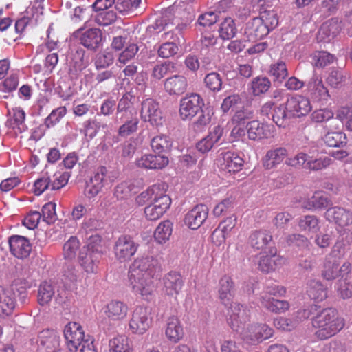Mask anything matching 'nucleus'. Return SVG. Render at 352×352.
Returning a JSON list of instances; mask_svg holds the SVG:
<instances>
[{
	"mask_svg": "<svg viewBox=\"0 0 352 352\" xmlns=\"http://www.w3.org/2000/svg\"><path fill=\"white\" fill-rule=\"evenodd\" d=\"M80 248V243L76 236H71L63 245L65 258L71 260L75 258L76 252Z\"/></svg>",
	"mask_w": 352,
	"mask_h": 352,
	"instance_id": "obj_61",
	"label": "nucleus"
},
{
	"mask_svg": "<svg viewBox=\"0 0 352 352\" xmlns=\"http://www.w3.org/2000/svg\"><path fill=\"white\" fill-rule=\"evenodd\" d=\"M128 310L126 304L118 300H112L106 306L105 314L109 319L118 321L126 318Z\"/></svg>",
	"mask_w": 352,
	"mask_h": 352,
	"instance_id": "obj_33",
	"label": "nucleus"
},
{
	"mask_svg": "<svg viewBox=\"0 0 352 352\" xmlns=\"http://www.w3.org/2000/svg\"><path fill=\"white\" fill-rule=\"evenodd\" d=\"M218 294L223 305L230 304L235 294L234 284L231 277L226 275L221 278L219 281Z\"/></svg>",
	"mask_w": 352,
	"mask_h": 352,
	"instance_id": "obj_28",
	"label": "nucleus"
},
{
	"mask_svg": "<svg viewBox=\"0 0 352 352\" xmlns=\"http://www.w3.org/2000/svg\"><path fill=\"white\" fill-rule=\"evenodd\" d=\"M63 333L68 344L75 349L87 340L82 326L76 322L67 323L64 328Z\"/></svg>",
	"mask_w": 352,
	"mask_h": 352,
	"instance_id": "obj_19",
	"label": "nucleus"
},
{
	"mask_svg": "<svg viewBox=\"0 0 352 352\" xmlns=\"http://www.w3.org/2000/svg\"><path fill=\"white\" fill-rule=\"evenodd\" d=\"M85 54V51L80 47L71 50L68 59V74L71 78H77L80 73L86 67Z\"/></svg>",
	"mask_w": 352,
	"mask_h": 352,
	"instance_id": "obj_17",
	"label": "nucleus"
},
{
	"mask_svg": "<svg viewBox=\"0 0 352 352\" xmlns=\"http://www.w3.org/2000/svg\"><path fill=\"white\" fill-rule=\"evenodd\" d=\"M138 247L139 244L131 236L123 234L116 240L113 253L118 261L123 262L130 259L135 254Z\"/></svg>",
	"mask_w": 352,
	"mask_h": 352,
	"instance_id": "obj_7",
	"label": "nucleus"
},
{
	"mask_svg": "<svg viewBox=\"0 0 352 352\" xmlns=\"http://www.w3.org/2000/svg\"><path fill=\"white\" fill-rule=\"evenodd\" d=\"M165 335L173 343H177L183 338L184 329L177 317L172 316L168 318Z\"/></svg>",
	"mask_w": 352,
	"mask_h": 352,
	"instance_id": "obj_30",
	"label": "nucleus"
},
{
	"mask_svg": "<svg viewBox=\"0 0 352 352\" xmlns=\"http://www.w3.org/2000/svg\"><path fill=\"white\" fill-rule=\"evenodd\" d=\"M126 120L119 127L118 135L126 138L138 130L139 120L137 116L125 117Z\"/></svg>",
	"mask_w": 352,
	"mask_h": 352,
	"instance_id": "obj_51",
	"label": "nucleus"
},
{
	"mask_svg": "<svg viewBox=\"0 0 352 352\" xmlns=\"http://www.w3.org/2000/svg\"><path fill=\"white\" fill-rule=\"evenodd\" d=\"M15 299L13 294L0 287V316L5 317L10 315L15 307Z\"/></svg>",
	"mask_w": 352,
	"mask_h": 352,
	"instance_id": "obj_36",
	"label": "nucleus"
},
{
	"mask_svg": "<svg viewBox=\"0 0 352 352\" xmlns=\"http://www.w3.org/2000/svg\"><path fill=\"white\" fill-rule=\"evenodd\" d=\"M87 245L82 249H86L92 252L100 253L102 255V237L99 233L87 235Z\"/></svg>",
	"mask_w": 352,
	"mask_h": 352,
	"instance_id": "obj_60",
	"label": "nucleus"
},
{
	"mask_svg": "<svg viewBox=\"0 0 352 352\" xmlns=\"http://www.w3.org/2000/svg\"><path fill=\"white\" fill-rule=\"evenodd\" d=\"M264 252L265 255L261 256L258 262V267L262 272L268 273L274 271L284 263L285 258L277 254L276 247Z\"/></svg>",
	"mask_w": 352,
	"mask_h": 352,
	"instance_id": "obj_22",
	"label": "nucleus"
},
{
	"mask_svg": "<svg viewBox=\"0 0 352 352\" xmlns=\"http://www.w3.org/2000/svg\"><path fill=\"white\" fill-rule=\"evenodd\" d=\"M237 32L235 21L231 17L225 18L219 25V36L223 40H230L235 37Z\"/></svg>",
	"mask_w": 352,
	"mask_h": 352,
	"instance_id": "obj_44",
	"label": "nucleus"
},
{
	"mask_svg": "<svg viewBox=\"0 0 352 352\" xmlns=\"http://www.w3.org/2000/svg\"><path fill=\"white\" fill-rule=\"evenodd\" d=\"M254 120V111L250 106H243L237 109L232 118V123L239 126H246L250 122Z\"/></svg>",
	"mask_w": 352,
	"mask_h": 352,
	"instance_id": "obj_40",
	"label": "nucleus"
},
{
	"mask_svg": "<svg viewBox=\"0 0 352 352\" xmlns=\"http://www.w3.org/2000/svg\"><path fill=\"white\" fill-rule=\"evenodd\" d=\"M175 68V63L172 61H164L154 66L152 71V76L157 80H160L168 73L173 72Z\"/></svg>",
	"mask_w": 352,
	"mask_h": 352,
	"instance_id": "obj_54",
	"label": "nucleus"
},
{
	"mask_svg": "<svg viewBox=\"0 0 352 352\" xmlns=\"http://www.w3.org/2000/svg\"><path fill=\"white\" fill-rule=\"evenodd\" d=\"M337 231L339 233V236L330 253L327 256H329V258H333L340 260L344 256L345 246L349 241L346 240L347 233L344 230L337 229Z\"/></svg>",
	"mask_w": 352,
	"mask_h": 352,
	"instance_id": "obj_39",
	"label": "nucleus"
},
{
	"mask_svg": "<svg viewBox=\"0 0 352 352\" xmlns=\"http://www.w3.org/2000/svg\"><path fill=\"white\" fill-rule=\"evenodd\" d=\"M248 244L254 250L264 252L275 247L272 234L265 230L253 231L248 237Z\"/></svg>",
	"mask_w": 352,
	"mask_h": 352,
	"instance_id": "obj_14",
	"label": "nucleus"
},
{
	"mask_svg": "<svg viewBox=\"0 0 352 352\" xmlns=\"http://www.w3.org/2000/svg\"><path fill=\"white\" fill-rule=\"evenodd\" d=\"M140 116L143 121L155 126L162 125L164 121L160 104L153 98H146L142 102Z\"/></svg>",
	"mask_w": 352,
	"mask_h": 352,
	"instance_id": "obj_8",
	"label": "nucleus"
},
{
	"mask_svg": "<svg viewBox=\"0 0 352 352\" xmlns=\"http://www.w3.org/2000/svg\"><path fill=\"white\" fill-rule=\"evenodd\" d=\"M173 232V223L170 221H164L159 224L154 232L155 241L160 244L165 243L169 240Z\"/></svg>",
	"mask_w": 352,
	"mask_h": 352,
	"instance_id": "obj_46",
	"label": "nucleus"
},
{
	"mask_svg": "<svg viewBox=\"0 0 352 352\" xmlns=\"http://www.w3.org/2000/svg\"><path fill=\"white\" fill-rule=\"evenodd\" d=\"M324 217L342 229L352 224V212L340 206L329 207L324 213Z\"/></svg>",
	"mask_w": 352,
	"mask_h": 352,
	"instance_id": "obj_12",
	"label": "nucleus"
},
{
	"mask_svg": "<svg viewBox=\"0 0 352 352\" xmlns=\"http://www.w3.org/2000/svg\"><path fill=\"white\" fill-rule=\"evenodd\" d=\"M208 215V208L204 204L195 206L185 216V224L192 230L199 228L206 220Z\"/></svg>",
	"mask_w": 352,
	"mask_h": 352,
	"instance_id": "obj_21",
	"label": "nucleus"
},
{
	"mask_svg": "<svg viewBox=\"0 0 352 352\" xmlns=\"http://www.w3.org/2000/svg\"><path fill=\"white\" fill-rule=\"evenodd\" d=\"M346 78L344 71L340 68H332L327 78V82L331 87L338 88L342 85Z\"/></svg>",
	"mask_w": 352,
	"mask_h": 352,
	"instance_id": "obj_56",
	"label": "nucleus"
},
{
	"mask_svg": "<svg viewBox=\"0 0 352 352\" xmlns=\"http://www.w3.org/2000/svg\"><path fill=\"white\" fill-rule=\"evenodd\" d=\"M307 293L316 301H322L327 298V288L319 280L310 281Z\"/></svg>",
	"mask_w": 352,
	"mask_h": 352,
	"instance_id": "obj_47",
	"label": "nucleus"
},
{
	"mask_svg": "<svg viewBox=\"0 0 352 352\" xmlns=\"http://www.w3.org/2000/svg\"><path fill=\"white\" fill-rule=\"evenodd\" d=\"M67 113V109L65 107H60L56 109H54L51 113L45 119V124L47 128L55 126L60 122L62 118H63Z\"/></svg>",
	"mask_w": 352,
	"mask_h": 352,
	"instance_id": "obj_63",
	"label": "nucleus"
},
{
	"mask_svg": "<svg viewBox=\"0 0 352 352\" xmlns=\"http://www.w3.org/2000/svg\"><path fill=\"white\" fill-rule=\"evenodd\" d=\"M271 86V81L265 76H258L253 79L252 82V89L255 96H259L261 94L268 91Z\"/></svg>",
	"mask_w": 352,
	"mask_h": 352,
	"instance_id": "obj_58",
	"label": "nucleus"
},
{
	"mask_svg": "<svg viewBox=\"0 0 352 352\" xmlns=\"http://www.w3.org/2000/svg\"><path fill=\"white\" fill-rule=\"evenodd\" d=\"M109 346L110 352H132L125 336H120L110 340Z\"/></svg>",
	"mask_w": 352,
	"mask_h": 352,
	"instance_id": "obj_55",
	"label": "nucleus"
},
{
	"mask_svg": "<svg viewBox=\"0 0 352 352\" xmlns=\"http://www.w3.org/2000/svg\"><path fill=\"white\" fill-rule=\"evenodd\" d=\"M333 112L328 109H320L314 111L311 115V119L314 122L322 123L327 122L331 120L332 122H336L338 118H334Z\"/></svg>",
	"mask_w": 352,
	"mask_h": 352,
	"instance_id": "obj_59",
	"label": "nucleus"
},
{
	"mask_svg": "<svg viewBox=\"0 0 352 352\" xmlns=\"http://www.w3.org/2000/svg\"><path fill=\"white\" fill-rule=\"evenodd\" d=\"M325 144L330 147L340 148L332 155L338 160L344 158L349 155L347 151L342 149L346 146L347 138L345 133L342 131H328L323 138Z\"/></svg>",
	"mask_w": 352,
	"mask_h": 352,
	"instance_id": "obj_13",
	"label": "nucleus"
},
{
	"mask_svg": "<svg viewBox=\"0 0 352 352\" xmlns=\"http://www.w3.org/2000/svg\"><path fill=\"white\" fill-rule=\"evenodd\" d=\"M309 91L313 99L322 101H327L329 98V91L324 87L321 79L313 76L307 84Z\"/></svg>",
	"mask_w": 352,
	"mask_h": 352,
	"instance_id": "obj_34",
	"label": "nucleus"
},
{
	"mask_svg": "<svg viewBox=\"0 0 352 352\" xmlns=\"http://www.w3.org/2000/svg\"><path fill=\"white\" fill-rule=\"evenodd\" d=\"M138 50L139 47L136 43L130 42L126 43L125 49L119 56L118 61L122 64H126V62L135 57Z\"/></svg>",
	"mask_w": 352,
	"mask_h": 352,
	"instance_id": "obj_64",
	"label": "nucleus"
},
{
	"mask_svg": "<svg viewBox=\"0 0 352 352\" xmlns=\"http://www.w3.org/2000/svg\"><path fill=\"white\" fill-rule=\"evenodd\" d=\"M270 75L272 78L274 85L279 86L288 76V71L283 61H278L271 65Z\"/></svg>",
	"mask_w": 352,
	"mask_h": 352,
	"instance_id": "obj_45",
	"label": "nucleus"
},
{
	"mask_svg": "<svg viewBox=\"0 0 352 352\" xmlns=\"http://www.w3.org/2000/svg\"><path fill=\"white\" fill-rule=\"evenodd\" d=\"M162 271L158 260L153 256H146L135 260L128 272L129 282L134 292L148 296L154 290L155 278Z\"/></svg>",
	"mask_w": 352,
	"mask_h": 352,
	"instance_id": "obj_1",
	"label": "nucleus"
},
{
	"mask_svg": "<svg viewBox=\"0 0 352 352\" xmlns=\"http://www.w3.org/2000/svg\"><path fill=\"white\" fill-rule=\"evenodd\" d=\"M340 265V259L329 258L325 257L324 268L322 271V276L327 280H333L338 278V267Z\"/></svg>",
	"mask_w": 352,
	"mask_h": 352,
	"instance_id": "obj_43",
	"label": "nucleus"
},
{
	"mask_svg": "<svg viewBox=\"0 0 352 352\" xmlns=\"http://www.w3.org/2000/svg\"><path fill=\"white\" fill-rule=\"evenodd\" d=\"M172 146L173 142L170 137L166 135L154 137L151 141V146L156 154L142 156L137 160V166L146 169L164 168L169 163L168 157L166 155V153L170 151Z\"/></svg>",
	"mask_w": 352,
	"mask_h": 352,
	"instance_id": "obj_3",
	"label": "nucleus"
},
{
	"mask_svg": "<svg viewBox=\"0 0 352 352\" xmlns=\"http://www.w3.org/2000/svg\"><path fill=\"white\" fill-rule=\"evenodd\" d=\"M41 217L43 221L47 224L54 223L57 220L56 213V204L53 202H48L45 204L41 210Z\"/></svg>",
	"mask_w": 352,
	"mask_h": 352,
	"instance_id": "obj_62",
	"label": "nucleus"
},
{
	"mask_svg": "<svg viewBox=\"0 0 352 352\" xmlns=\"http://www.w3.org/2000/svg\"><path fill=\"white\" fill-rule=\"evenodd\" d=\"M313 327L317 330L315 332L316 338L320 340L329 339L338 332L344 326V319L339 316L335 308L320 307L315 316L311 318Z\"/></svg>",
	"mask_w": 352,
	"mask_h": 352,
	"instance_id": "obj_2",
	"label": "nucleus"
},
{
	"mask_svg": "<svg viewBox=\"0 0 352 352\" xmlns=\"http://www.w3.org/2000/svg\"><path fill=\"white\" fill-rule=\"evenodd\" d=\"M107 173L105 166H100L87 182L85 191L89 197L96 196L104 186V179Z\"/></svg>",
	"mask_w": 352,
	"mask_h": 352,
	"instance_id": "obj_26",
	"label": "nucleus"
},
{
	"mask_svg": "<svg viewBox=\"0 0 352 352\" xmlns=\"http://www.w3.org/2000/svg\"><path fill=\"white\" fill-rule=\"evenodd\" d=\"M56 284L51 280L42 282L38 287V302L41 305H47L56 294Z\"/></svg>",
	"mask_w": 352,
	"mask_h": 352,
	"instance_id": "obj_38",
	"label": "nucleus"
},
{
	"mask_svg": "<svg viewBox=\"0 0 352 352\" xmlns=\"http://www.w3.org/2000/svg\"><path fill=\"white\" fill-rule=\"evenodd\" d=\"M228 315V324L233 331L236 332L242 331L245 325L250 322V308L239 302L230 303Z\"/></svg>",
	"mask_w": 352,
	"mask_h": 352,
	"instance_id": "obj_4",
	"label": "nucleus"
},
{
	"mask_svg": "<svg viewBox=\"0 0 352 352\" xmlns=\"http://www.w3.org/2000/svg\"><path fill=\"white\" fill-rule=\"evenodd\" d=\"M218 161L220 168L230 173L240 171L244 165L243 157L239 154L232 151L221 153Z\"/></svg>",
	"mask_w": 352,
	"mask_h": 352,
	"instance_id": "obj_16",
	"label": "nucleus"
},
{
	"mask_svg": "<svg viewBox=\"0 0 352 352\" xmlns=\"http://www.w3.org/2000/svg\"><path fill=\"white\" fill-rule=\"evenodd\" d=\"M260 300L263 307L270 311L276 314L284 312L289 307V304L287 301L278 300L266 294L261 295Z\"/></svg>",
	"mask_w": 352,
	"mask_h": 352,
	"instance_id": "obj_37",
	"label": "nucleus"
},
{
	"mask_svg": "<svg viewBox=\"0 0 352 352\" xmlns=\"http://www.w3.org/2000/svg\"><path fill=\"white\" fill-rule=\"evenodd\" d=\"M73 35L82 45L91 52H95L102 47L103 34L100 28H91L86 30L80 28Z\"/></svg>",
	"mask_w": 352,
	"mask_h": 352,
	"instance_id": "obj_5",
	"label": "nucleus"
},
{
	"mask_svg": "<svg viewBox=\"0 0 352 352\" xmlns=\"http://www.w3.org/2000/svg\"><path fill=\"white\" fill-rule=\"evenodd\" d=\"M135 97L130 92H126L122 96L116 106L117 118H118L119 115L121 116L120 119L124 117H129V115L133 116L132 110L133 109V100H135Z\"/></svg>",
	"mask_w": 352,
	"mask_h": 352,
	"instance_id": "obj_41",
	"label": "nucleus"
},
{
	"mask_svg": "<svg viewBox=\"0 0 352 352\" xmlns=\"http://www.w3.org/2000/svg\"><path fill=\"white\" fill-rule=\"evenodd\" d=\"M204 106L201 96L196 93L187 94L179 102V116L182 120H190L194 118Z\"/></svg>",
	"mask_w": 352,
	"mask_h": 352,
	"instance_id": "obj_6",
	"label": "nucleus"
},
{
	"mask_svg": "<svg viewBox=\"0 0 352 352\" xmlns=\"http://www.w3.org/2000/svg\"><path fill=\"white\" fill-rule=\"evenodd\" d=\"M270 128V126L267 124L255 119L246 125V133L250 140L259 141L271 135Z\"/></svg>",
	"mask_w": 352,
	"mask_h": 352,
	"instance_id": "obj_25",
	"label": "nucleus"
},
{
	"mask_svg": "<svg viewBox=\"0 0 352 352\" xmlns=\"http://www.w3.org/2000/svg\"><path fill=\"white\" fill-rule=\"evenodd\" d=\"M170 204L171 199L168 195L156 194L153 198V202L144 208L146 217L150 221L160 219L169 208Z\"/></svg>",
	"mask_w": 352,
	"mask_h": 352,
	"instance_id": "obj_11",
	"label": "nucleus"
},
{
	"mask_svg": "<svg viewBox=\"0 0 352 352\" xmlns=\"http://www.w3.org/2000/svg\"><path fill=\"white\" fill-rule=\"evenodd\" d=\"M236 218L234 216L230 217L226 220L223 221L220 224L219 229H216L212 234V237L214 239L215 236L221 237L222 239L220 242L225 241L227 235L234 228L236 225Z\"/></svg>",
	"mask_w": 352,
	"mask_h": 352,
	"instance_id": "obj_49",
	"label": "nucleus"
},
{
	"mask_svg": "<svg viewBox=\"0 0 352 352\" xmlns=\"http://www.w3.org/2000/svg\"><path fill=\"white\" fill-rule=\"evenodd\" d=\"M164 291L168 296L177 295L184 286V280L180 273L170 271L163 277Z\"/></svg>",
	"mask_w": 352,
	"mask_h": 352,
	"instance_id": "obj_24",
	"label": "nucleus"
},
{
	"mask_svg": "<svg viewBox=\"0 0 352 352\" xmlns=\"http://www.w3.org/2000/svg\"><path fill=\"white\" fill-rule=\"evenodd\" d=\"M8 243L11 253L18 258H25L32 252V244L25 236L12 235L9 237Z\"/></svg>",
	"mask_w": 352,
	"mask_h": 352,
	"instance_id": "obj_18",
	"label": "nucleus"
},
{
	"mask_svg": "<svg viewBox=\"0 0 352 352\" xmlns=\"http://www.w3.org/2000/svg\"><path fill=\"white\" fill-rule=\"evenodd\" d=\"M329 199L320 195V193H316L307 201L303 203V207L307 210H318L328 207Z\"/></svg>",
	"mask_w": 352,
	"mask_h": 352,
	"instance_id": "obj_52",
	"label": "nucleus"
},
{
	"mask_svg": "<svg viewBox=\"0 0 352 352\" xmlns=\"http://www.w3.org/2000/svg\"><path fill=\"white\" fill-rule=\"evenodd\" d=\"M287 154V150L284 147L270 149L267 151L263 160V165L266 169H272L280 164Z\"/></svg>",
	"mask_w": 352,
	"mask_h": 352,
	"instance_id": "obj_32",
	"label": "nucleus"
},
{
	"mask_svg": "<svg viewBox=\"0 0 352 352\" xmlns=\"http://www.w3.org/2000/svg\"><path fill=\"white\" fill-rule=\"evenodd\" d=\"M222 83L221 75L215 72L208 74L204 78L206 87L213 92H219L222 88Z\"/></svg>",
	"mask_w": 352,
	"mask_h": 352,
	"instance_id": "obj_57",
	"label": "nucleus"
},
{
	"mask_svg": "<svg viewBox=\"0 0 352 352\" xmlns=\"http://www.w3.org/2000/svg\"><path fill=\"white\" fill-rule=\"evenodd\" d=\"M101 256L102 255L100 253H95L86 249H81L79 252L78 261L86 272H94L96 264L99 262Z\"/></svg>",
	"mask_w": 352,
	"mask_h": 352,
	"instance_id": "obj_35",
	"label": "nucleus"
},
{
	"mask_svg": "<svg viewBox=\"0 0 352 352\" xmlns=\"http://www.w3.org/2000/svg\"><path fill=\"white\" fill-rule=\"evenodd\" d=\"M270 32L269 28H266L258 17H254L245 24V34L249 40L263 39Z\"/></svg>",
	"mask_w": 352,
	"mask_h": 352,
	"instance_id": "obj_27",
	"label": "nucleus"
},
{
	"mask_svg": "<svg viewBox=\"0 0 352 352\" xmlns=\"http://www.w3.org/2000/svg\"><path fill=\"white\" fill-rule=\"evenodd\" d=\"M285 104L292 119L305 116L311 110L309 100L302 95H295L287 98Z\"/></svg>",
	"mask_w": 352,
	"mask_h": 352,
	"instance_id": "obj_10",
	"label": "nucleus"
},
{
	"mask_svg": "<svg viewBox=\"0 0 352 352\" xmlns=\"http://www.w3.org/2000/svg\"><path fill=\"white\" fill-rule=\"evenodd\" d=\"M151 309L146 307L138 306L134 309L129 322V327L133 333L143 334L150 327L152 318Z\"/></svg>",
	"mask_w": 352,
	"mask_h": 352,
	"instance_id": "obj_9",
	"label": "nucleus"
},
{
	"mask_svg": "<svg viewBox=\"0 0 352 352\" xmlns=\"http://www.w3.org/2000/svg\"><path fill=\"white\" fill-rule=\"evenodd\" d=\"M188 81L186 76L181 74L173 75L164 81V88L170 96H181L188 89Z\"/></svg>",
	"mask_w": 352,
	"mask_h": 352,
	"instance_id": "obj_20",
	"label": "nucleus"
},
{
	"mask_svg": "<svg viewBox=\"0 0 352 352\" xmlns=\"http://www.w3.org/2000/svg\"><path fill=\"white\" fill-rule=\"evenodd\" d=\"M39 352H57L60 346V336L52 329H45L38 336Z\"/></svg>",
	"mask_w": 352,
	"mask_h": 352,
	"instance_id": "obj_15",
	"label": "nucleus"
},
{
	"mask_svg": "<svg viewBox=\"0 0 352 352\" xmlns=\"http://www.w3.org/2000/svg\"><path fill=\"white\" fill-rule=\"evenodd\" d=\"M174 33L172 32H168L165 33V35L169 37L170 39H173L172 41H167L161 44L157 50L158 56L162 58H168L176 55L179 52V46L181 45V39L177 36H173Z\"/></svg>",
	"mask_w": 352,
	"mask_h": 352,
	"instance_id": "obj_29",
	"label": "nucleus"
},
{
	"mask_svg": "<svg viewBox=\"0 0 352 352\" xmlns=\"http://www.w3.org/2000/svg\"><path fill=\"white\" fill-rule=\"evenodd\" d=\"M285 107H286L285 103L280 104L275 107L273 111L271 120L278 127H285L292 119L290 116L288 114L289 112Z\"/></svg>",
	"mask_w": 352,
	"mask_h": 352,
	"instance_id": "obj_48",
	"label": "nucleus"
},
{
	"mask_svg": "<svg viewBox=\"0 0 352 352\" xmlns=\"http://www.w3.org/2000/svg\"><path fill=\"white\" fill-rule=\"evenodd\" d=\"M199 113L198 117L192 124V128L196 133H201L206 129L213 115L212 109L210 107L202 108Z\"/></svg>",
	"mask_w": 352,
	"mask_h": 352,
	"instance_id": "obj_42",
	"label": "nucleus"
},
{
	"mask_svg": "<svg viewBox=\"0 0 352 352\" xmlns=\"http://www.w3.org/2000/svg\"><path fill=\"white\" fill-rule=\"evenodd\" d=\"M9 117L6 122V126L15 131L16 133H22L28 130V126L25 124V112L21 107L13 108L12 111H8Z\"/></svg>",
	"mask_w": 352,
	"mask_h": 352,
	"instance_id": "obj_23",
	"label": "nucleus"
},
{
	"mask_svg": "<svg viewBox=\"0 0 352 352\" xmlns=\"http://www.w3.org/2000/svg\"><path fill=\"white\" fill-rule=\"evenodd\" d=\"M258 19L263 22L269 31L273 30L278 24V16L274 10H265L260 12Z\"/></svg>",
	"mask_w": 352,
	"mask_h": 352,
	"instance_id": "obj_53",
	"label": "nucleus"
},
{
	"mask_svg": "<svg viewBox=\"0 0 352 352\" xmlns=\"http://www.w3.org/2000/svg\"><path fill=\"white\" fill-rule=\"evenodd\" d=\"M319 220L315 215H305L299 219L298 226L302 231L309 232H317L320 226Z\"/></svg>",
	"mask_w": 352,
	"mask_h": 352,
	"instance_id": "obj_50",
	"label": "nucleus"
},
{
	"mask_svg": "<svg viewBox=\"0 0 352 352\" xmlns=\"http://www.w3.org/2000/svg\"><path fill=\"white\" fill-rule=\"evenodd\" d=\"M274 329L266 324H258L254 327L252 332L247 336L246 340L252 345L258 344L272 337Z\"/></svg>",
	"mask_w": 352,
	"mask_h": 352,
	"instance_id": "obj_31",
	"label": "nucleus"
}]
</instances>
